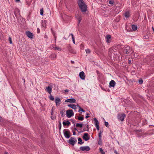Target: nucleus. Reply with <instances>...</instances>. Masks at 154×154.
Returning <instances> with one entry per match:
<instances>
[{
    "label": "nucleus",
    "mask_w": 154,
    "mask_h": 154,
    "mask_svg": "<svg viewBox=\"0 0 154 154\" xmlns=\"http://www.w3.org/2000/svg\"><path fill=\"white\" fill-rule=\"evenodd\" d=\"M79 76L81 79L82 80H85V73L84 72L82 71L79 73Z\"/></svg>",
    "instance_id": "11"
},
{
    "label": "nucleus",
    "mask_w": 154,
    "mask_h": 154,
    "mask_svg": "<svg viewBox=\"0 0 154 154\" xmlns=\"http://www.w3.org/2000/svg\"><path fill=\"white\" fill-rule=\"evenodd\" d=\"M68 106L73 109H76V106L73 104H70L68 105Z\"/></svg>",
    "instance_id": "15"
},
{
    "label": "nucleus",
    "mask_w": 154,
    "mask_h": 154,
    "mask_svg": "<svg viewBox=\"0 0 154 154\" xmlns=\"http://www.w3.org/2000/svg\"><path fill=\"white\" fill-rule=\"evenodd\" d=\"M98 144L99 145H101L102 144V142L101 140V138H99Z\"/></svg>",
    "instance_id": "28"
},
{
    "label": "nucleus",
    "mask_w": 154,
    "mask_h": 154,
    "mask_svg": "<svg viewBox=\"0 0 154 154\" xmlns=\"http://www.w3.org/2000/svg\"><path fill=\"white\" fill-rule=\"evenodd\" d=\"M72 41L73 42V43H75V38H72Z\"/></svg>",
    "instance_id": "57"
},
{
    "label": "nucleus",
    "mask_w": 154,
    "mask_h": 154,
    "mask_svg": "<svg viewBox=\"0 0 154 154\" xmlns=\"http://www.w3.org/2000/svg\"><path fill=\"white\" fill-rule=\"evenodd\" d=\"M61 100L58 97H56L55 100V102L56 103L57 106H59L60 104Z\"/></svg>",
    "instance_id": "10"
},
{
    "label": "nucleus",
    "mask_w": 154,
    "mask_h": 154,
    "mask_svg": "<svg viewBox=\"0 0 154 154\" xmlns=\"http://www.w3.org/2000/svg\"><path fill=\"white\" fill-rule=\"evenodd\" d=\"M98 137H99V138H101V134L99 133L98 134Z\"/></svg>",
    "instance_id": "48"
},
{
    "label": "nucleus",
    "mask_w": 154,
    "mask_h": 154,
    "mask_svg": "<svg viewBox=\"0 0 154 154\" xmlns=\"http://www.w3.org/2000/svg\"><path fill=\"white\" fill-rule=\"evenodd\" d=\"M65 92H67L69 91V90L68 89H66L65 90Z\"/></svg>",
    "instance_id": "52"
},
{
    "label": "nucleus",
    "mask_w": 154,
    "mask_h": 154,
    "mask_svg": "<svg viewBox=\"0 0 154 154\" xmlns=\"http://www.w3.org/2000/svg\"><path fill=\"white\" fill-rule=\"evenodd\" d=\"M99 150L101 153L102 154H105L102 148H100L99 149Z\"/></svg>",
    "instance_id": "38"
},
{
    "label": "nucleus",
    "mask_w": 154,
    "mask_h": 154,
    "mask_svg": "<svg viewBox=\"0 0 154 154\" xmlns=\"http://www.w3.org/2000/svg\"><path fill=\"white\" fill-rule=\"evenodd\" d=\"M77 141L76 138L73 137H71L67 141L68 143L72 146H74Z\"/></svg>",
    "instance_id": "2"
},
{
    "label": "nucleus",
    "mask_w": 154,
    "mask_h": 154,
    "mask_svg": "<svg viewBox=\"0 0 154 154\" xmlns=\"http://www.w3.org/2000/svg\"><path fill=\"white\" fill-rule=\"evenodd\" d=\"M26 35L30 39H32L33 38V34L32 33L29 31H26Z\"/></svg>",
    "instance_id": "9"
},
{
    "label": "nucleus",
    "mask_w": 154,
    "mask_h": 154,
    "mask_svg": "<svg viewBox=\"0 0 154 154\" xmlns=\"http://www.w3.org/2000/svg\"><path fill=\"white\" fill-rule=\"evenodd\" d=\"M49 98L50 100H51L53 101L54 100V97L51 95H50L49 96Z\"/></svg>",
    "instance_id": "30"
},
{
    "label": "nucleus",
    "mask_w": 154,
    "mask_h": 154,
    "mask_svg": "<svg viewBox=\"0 0 154 154\" xmlns=\"http://www.w3.org/2000/svg\"><path fill=\"white\" fill-rule=\"evenodd\" d=\"M89 115V114L88 113H87L86 114L87 116H85V118L86 119H87V118H88L89 117V116H88Z\"/></svg>",
    "instance_id": "46"
},
{
    "label": "nucleus",
    "mask_w": 154,
    "mask_h": 154,
    "mask_svg": "<svg viewBox=\"0 0 154 154\" xmlns=\"http://www.w3.org/2000/svg\"><path fill=\"white\" fill-rule=\"evenodd\" d=\"M111 38V36L110 35H107L106 36V39H109Z\"/></svg>",
    "instance_id": "35"
},
{
    "label": "nucleus",
    "mask_w": 154,
    "mask_h": 154,
    "mask_svg": "<svg viewBox=\"0 0 154 154\" xmlns=\"http://www.w3.org/2000/svg\"><path fill=\"white\" fill-rule=\"evenodd\" d=\"M76 17L78 20V24H79L81 22L82 20V17L81 16H79L78 14H77L76 15Z\"/></svg>",
    "instance_id": "14"
},
{
    "label": "nucleus",
    "mask_w": 154,
    "mask_h": 154,
    "mask_svg": "<svg viewBox=\"0 0 154 154\" xmlns=\"http://www.w3.org/2000/svg\"><path fill=\"white\" fill-rule=\"evenodd\" d=\"M65 109H63L60 110V114L61 115V116L62 117H63L65 115L64 112H65Z\"/></svg>",
    "instance_id": "21"
},
{
    "label": "nucleus",
    "mask_w": 154,
    "mask_h": 154,
    "mask_svg": "<svg viewBox=\"0 0 154 154\" xmlns=\"http://www.w3.org/2000/svg\"><path fill=\"white\" fill-rule=\"evenodd\" d=\"M106 42L107 43H109L110 42V41L109 39H106Z\"/></svg>",
    "instance_id": "49"
},
{
    "label": "nucleus",
    "mask_w": 154,
    "mask_h": 154,
    "mask_svg": "<svg viewBox=\"0 0 154 154\" xmlns=\"http://www.w3.org/2000/svg\"><path fill=\"white\" fill-rule=\"evenodd\" d=\"M70 121H71V122H72V123H74V121L72 119H70Z\"/></svg>",
    "instance_id": "54"
},
{
    "label": "nucleus",
    "mask_w": 154,
    "mask_h": 154,
    "mask_svg": "<svg viewBox=\"0 0 154 154\" xmlns=\"http://www.w3.org/2000/svg\"><path fill=\"white\" fill-rule=\"evenodd\" d=\"M82 138L85 141H87L90 139V136L88 133H85L83 136H82Z\"/></svg>",
    "instance_id": "7"
},
{
    "label": "nucleus",
    "mask_w": 154,
    "mask_h": 154,
    "mask_svg": "<svg viewBox=\"0 0 154 154\" xmlns=\"http://www.w3.org/2000/svg\"><path fill=\"white\" fill-rule=\"evenodd\" d=\"M83 124L82 123H76L75 126L76 127H79L80 128H82V127Z\"/></svg>",
    "instance_id": "24"
},
{
    "label": "nucleus",
    "mask_w": 154,
    "mask_h": 154,
    "mask_svg": "<svg viewBox=\"0 0 154 154\" xmlns=\"http://www.w3.org/2000/svg\"><path fill=\"white\" fill-rule=\"evenodd\" d=\"M94 124H95V125H99V122H98L97 119L96 118H94Z\"/></svg>",
    "instance_id": "25"
},
{
    "label": "nucleus",
    "mask_w": 154,
    "mask_h": 154,
    "mask_svg": "<svg viewBox=\"0 0 154 154\" xmlns=\"http://www.w3.org/2000/svg\"><path fill=\"white\" fill-rule=\"evenodd\" d=\"M132 29L134 31H135L137 29V26L135 25H132L131 26Z\"/></svg>",
    "instance_id": "23"
},
{
    "label": "nucleus",
    "mask_w": 154,
    "mask_h": 154,
    "mask_svg": "<svg viewBox=\"0 0 154 154\" xmlns=\"http://www.w3.org/2000/svg\"><path fill=\"white\" fill-rule=\"evenodd\" d=\"M80 108H81V107H80V108L79 109V110L78 111V112H80L81 111V109H80Z\"/></svg>",
    "instance_id": "61"
},
{
    "label": "nucleus",
    "mask_w": 154,
    "mask_h": 154,
    "mask_svg": "<svg viewBox=\"0 0 154 154\" xmlns=\"http://www.w3.org/2000/svg\"><path fill=\"white\" fill-rule=\"evenodd\" d=\"M44 10L43 8L40 9V14L41 15H42L43 14Z\"/></svg>",
    "instance_id": "34"
},
{
    "label": "nucleus",
    "mask_w": 154,
    "mask_h": 154,
    "mask_svg": "<svg viewBox=\"0 0 154 154\" xmlns=\"http://www.w3.org/2000/svg\"><path fill=\"white\" fill-rule=\"evenodd\" d=\"M114 153L116 154H119V153L116 150H115L114 151Z\"/></svg>",
    "instance_id": "53"
},
{
    "label": "nucleus",
    "mask_w": 154,
    "mask_h": 154,
    "mask_svg": "<svg viewBox=\"0 0 154 154\" xmlns=\"http://www.w3.org/2000/svg\"><path fill=\"white\" fill-rule=\"evenodd\" d=\"M143 38L144 39H147L148 38V36L146 35L143 36Z\"/></svg>",
    "instance_id": "42"
},
{
    "label": "nucleus",
    "mask_w": 154,
    "mask_h": 154,
    "mask_svg": "<svg viewBox=\"0 0 154 154\" xmlns=\"http://www.w3.org/2000/svg\"><path fill=\"white\" fill-rule=\"evenodd\" d=\"M126 116V115L125 114H119L117 116V118L119 120L123 121L124 120V118Z\"/></svg>",
    "instance_id": "6"
},
{
    "label": "nucleus",
    "mask_w": 154,
    "mask_h": 154,
    "mask_svg": "<svg viewBox=\"0 0 154 154\" xmlns=\"http://www.w3.org/2000/svg\"><path fill=\"white\" fill-rule=\"evenodd\" d=\"M75 134H76L75 132V131H73V135H75Z\"/></svg>",
    "instance_id": "58"
},
{
    "label": "nucleus",
    "mask_w": 154,
    "mask_h": 154,
    "mask_svg": "<svg viewBox=\"0 0 154 154\" xmlns=\"http://www.w3.org/2000/svg\"><path fill=\"white\" fill-rule=\"evenodd\" d=\"M57 57L56 54L55 53H53L51 54L50 56V57L51 60H54Z\"/></svg>",
    "instance_id": "18"
},
{
    "label": "nucleus",
    "mask_w": 154,
    "mask_h": 154,
    "mask_svg": "<svg viewBox=\"0 0 154 154\" xmlns=\"http://www.w3.org/2000/svg\"><path fill=\"white\" fill-rule=\"evenodd\" d=\"M70 35H71L72 36V39L74 38L73 36V35L72 33L70 34Z\"/></svg>",
    "instance_id": "51"
},
{
    "label": "nucleus",
    "mask_w": 154,
    "mask_h": 154,
    "mask_svg": "<svg viewBox=\"0 0 154 154\" xmlns=\"http://www.w3.org/2000/svg\"><path fill=\"white\" fill-rule=\"evenodd\" d=\"M68 50L72 54H75V52L74 51V50L72 49L70 47L69 48Z\"/></svg>",
    "instance_id": "26"
},
{
    "label": "nucleus",
    "mask_w": 154,
    "mask_h": 154,
    "mask_svg": "<svg viewBox=\"0 0 154 154\" xmlns=\"http://www.w3.org/2000/svg\"><path fill=\"white\" fill-rule=\"evenodd\" d=\"M76 102V100L74 98H70L65 100V102H70V103H75Z\"/></svg>",
    "instance_id": "13"
},
{
    "label": "nucleus",
    "mask_w": 154,
    "mask_h": 154,
    "mask_svg": "<svg viewBox=\"0 0 154 154\" xmlns=\"http://www.w3.org/2000/svg\"><path fill=\"white\" fill-rule=\"evenodd\" d=\"M59 132H60L61 129V123L60 121H59Z\"/></svg>",
    "instance_id": "36"
},
{
    "label": "nucleus",
    "mask_w": 154,
    "mask_h": 154,
    "mask_svg": "<svg viewBox=\"0 0 154 154\" xmlns=\"http://www.w3.org/2000/svg\"><path fill=\"white\" fill-rule=\"evenodd\" d=\"M114 2V1L113 0H110L109 1V3L110 4L113 5Z\"/></svg>",
    "instance_id": "39"
},
{
    "label": "nucleus",
    "mask_w": 154,
    "mask_h": 154,
    "mask_svg": "<svg viewBox=\"0 0 154 154\" xmlns=\"http://www.w3.org/2000/svg\"><path fill=\"white\" fill-rule=\"evenodd\" d=\"M71 63H72V64H73L74 63V61H72V60H71Z\"/></svg>",
    "instance_id": "63"
},
{
    "label": "nucleus",
    "mask_w": 154,
    "mask_h": 154,
    "mask_svg": "<svg viewBox=\"0 0 154 154\" xmlns=\"http://www.w3.org/2000/svg\"><path fill=\"white\" fill-rule=\"evenodd\" d=\"M131 60L130 59H128V63L129 64H131Z\"/></svg>",
    "instance_id": "45"
},
{
    "label": "nucleus",
    "mask_w": 154,
    "mask_h": 154,
    "mask_svg": "<svg viewBox=\"0 0 154 154\" xmlns=\"http://www.w3.org/2000/svg\"><path fill=\"white\" fill-rule=\"evenodd\" d=\"M54 48V50H57L59 51H61V49L60 48L58 47Z\"/></svg>",
    "instance_id": "31"
},
{
    "label": "nucleus",
    "mask_w": 154,
    "mask_h": 154,
    "mask_svg": "<svg viewBox=\"0 0 154 154\" xmlns=\"http://www.w3.org/2000/svg\"><path fill=\"white\" fill-rule=\"evenodd\" d=\"M78 5L81 11L85 12L87 10V6L83 0H78L77 2Z\"/></svg>",
    "instance_id": "1"
},
{
    "label": "nucleus",
    "mask_w": 154,
    "mask_h": 154,
    "mask_svg": "<svg viewBox=\"0 0 154 154\" xmlns=\"http://www.w3.org/2000/svg\"><path fill=\"white\" fill-rule=\"evenodd\" d=\"M53 108H52V109H51V115H53Z\"/></svg>",
    "instance_id": "56"
},
{
    "label": "nucleus",
    "mask_w": 154,
    "mask_h": 154,
    "mask_svg": "<svg viewBox=\"0 0 154 154\" xmlns=\"http://www.w3.org/2000/svg\"><path fill=\"white\" fill-rule=\"evenodd\" d=\"M95 126L97 130L98 131L99 130V125H95Z\"/></svg>",
    "instance_id": "44"
},
{
    "label": "nucleus",
    "mask_w": 154,
    "mask_h": 154,
    "mask_svg": "<svg viewBox=\"0 0 154 154\" xmlns=\"http://www.w3.org/2000/svg\"><path fill=\"white\" fill-rule=\"evenodd\" d=\"M52 34H53V35L54 36H55V32H54V31H52Z\"/></svg>",
    "instance_id": "55"
},
{
    "label": "nucleus",
    "mask_w": 154,
    "mask_h": 154,
    "mask_svg": "<svg viewBox=\"0 0 154 154\" xmlns=\"http://www.w3.org/2000/svg\"><path fill=\"white\" fill-rule=\"evenodd\" d=\"M116 82L113 80H111L109 82V87H114L116 85Z\"/></svg>",
    "instance_id": "12"
},
{
    "label": "nucleus",
    "mask_w": 154,
    "mask_h": 154,
    "mask_svg": "<svg viewBox=\"0 0 154 154\" xmlns=\"http://www.w3.org/2000/svg\"><path fill=\"white\" fill-rule=\"evenodd\" d=\"M52 88L49 85L48 87L46 88V91H47L49 94H51V93Z\"/></svg>",
    "instance_id": "16"
},
{
    "label": "nucleus",
    "mask_w": 154,
    "mask_h": 154,
    "mask_svg": "<svg viewBox=\"0 0 154 154\" xmlns=\"http://www.w3.org/2000/svg\"><path fill=\"white\" fill-rule=\"evenodd\" d=\"M40 32V29L39 28H37V32L38 33H39V32Z\"/></svg>",
    "instance_id": "47"
},
{
    "label": "nucleus",
    "mask_w": 154,
    "mask_h": 154,
    "mask_svg": "<svg viewBox=\"0 0 154 154\" xmlns=\"http://www.w3.org/2000/svg\"><path fill=\"white\" fill-rule=\"evenodd\" d=\"M78 143L79 144L82 145L84 143L83 142H82V140L81 138H79L78 139Z\"/></svg>",
    "instance_id": "22"
},
{
    "label": "nucleus",
    "mask_w": 154,
    "mask_h": 154,
    "mask_svg": "<svg viewBox=\"0 0 154 154\" xmlns=\"http://www.w3.org/2000/svg\"><path fill=\"white\" fill-rule=\"evenodd\" d=\"M83 131H87V129H86L85 128H84L83 129Z\"/></svg>",
    "instance_id": "59"
},
{
    "label": "nucleus",
    "mask_w": 154,
    "mask_h": 154,
    "mask_svg": "<svg viewBox=\"0 0 154 154\" xmlns=\"http://www.w3.org/2000/svg\"><path fill=\"white\" fill-rule=\"evenodd\" d=\"M85 51L87 54H90L91 52V50L89 49H86Z\"/></svg>",
    "instance_id": "37"
},
{
    "label": "nucleus",
    "mask_w": 154,
    "mask_h": 154,
    "mask_svg": "<svg viewBox=\"0 0 154 154\" xmlns=\"http://www.w3.org/2000/svg\"><path fill=\"white\" fill-rule=\"evenodd\" d=\"M104 125L106 126L107 128H109V123L107 122H104Z\"/></svg>",
    "instance_id": "32"
},
{
    "label": "nucleus",
    "mask_w": 154,
    "mask_h": 154,
    "mask_svg": "<svg viewBox=\"0 0 154 154\" xmlns=\"http://www.w3.org/2000/svg\"><path fill=\"white\" fill-rule=\"evenodd\" d=\"M63 134L66 138H69L70 137V132L68 129H64L63 130Z\"/></svg>",
    "instance_id": "4"
},
{
    "label": "nucleus",
    "mask_w": 154,
    "mask_h": 154,
    "mask_svg": "<svg viewBox=\"0 0 154 154\" xmlns=\"http://www.w3.org/2000/svg\"><path fill=\"white\" fill-rule=\"evenodd\" d=\"M124 15L126 17L128 18L130 17V14L129 11H127L125 12Z\"/></svg>",
    "instance_id": "20"
},
{
    "label": "nucleus",
    "mask_w": 154,
    "mask_h": 154,
    "mask_svg": "<svg viewBox=\"0 0 154 154\" xmlns=\"http://www.w3.org/2000/svg\"><path fill=\"white\" fill-rule=\"evenodd\" d=\"M80 149L82 151H87L90 150V148L89 146H85L80 147Z\"/></svg>",
    "instance_id": "8"
},
{
    "label": "nucleus",
    "mask_w": 154,
    "mask_h": 154,
    "mask_svg": "<svg viewBox=\"0 0 154 154\" xmlns=\"http://www.w3.org/2000/svg\"><path fill=\"white\" fill-rule=\"evenodd\" d=\"M139 1V0H133V2H137Z\"/></svg>",
    "instance_id": "62"
},
{
    "label": "nucleus",
    "mask_w": 154,
    "mask_h": 154,
    "mask_svg": "<svg viewBox=\"0 0 154 154\" xmlns=\"http://www.w3.org/2000/svg\"><path fill=\"white\" fill-rule=\"evenodd\" d=\"M63 124L64 126H69L70 125L71 123L69 120H67L66 121H63Z\"/></svg>",
    "instance_id": "17"
},
{
    "label": "nucleus",
    "mask_w": 154,
    "mask_h": 154,
    "mask_svg": "<svg viewBox=\"0 0 154 154\" xmlns=\"http://www.w3.org/2000/svg\"><path fill=\"white\" fill-rule=\"evenodd\" d=\"M84 131L83 130V131H80L79 132V133H82L83 132H84Z\"/></svg>",
    "instance_id": "64"
},
{
    "label": "nucleus",
    "mask_w": 154,
    "mask_h": 154,
    "mask_svg": "<svg viewBox=\"0 0 154 154\" xmlns=\"http://www.w3.org/2000/svg\"><path fill=\"white\" fill-rule=\"evenodd\" d=\"M103 132V130H100V132H99V133H100V134H101Z\"/></svg>",
    "instance_id": "60"
},
{
    "label": "nucleus",
    "mask_w": 154,
    "mask_h": 154,
    "mask_svg": "<svg viewBox=\"0 0 154 154\" xmlns=\"http://www.w3.org/2000/svg\"><path fill=\"white\" fill-rule=\"evenodd\" d=\"M131 49L129 46H126L124 49V52L126 54L128 55L129 53L131 52Z\"/></svg>",
    "instance_id": "5"
},
{
    "label": "nucleus",
    "mask_w": 154,
    "mask_h": 154,
    "mask_svg": "<svg viewBox=\"0 0 154 154\" xmlns=\"http://www.w3.org/2000/svg\"><path fill=\"white\" fill-rule=\"evenodd\" d=\"M133 2V0L132 1V5L134 7H135L136 6V2Z\"/></svg>",
    "instance_id": "33"
},
{
    "label": "nucleus",
    "mask_w": 154,
    "mask_h": 154,
    "mask_svg": "<svg viewBox=\"0 0 154 154\" xmlns=\"http://www.w3.org/2000/svg\"><path fill=\"white\" fill-rule=\"evenodd\" d=\"M80 109H81V111H82V112H85V110H84L81 107V108H80Z\"/></svg>",
    "instance_id": "50"
},
{
    "label": "nucleus",
    "mask_w": 154,
    "mask_h": 154,
    "mask_svg": "<svg viewBox=\"0 0 154 154\" xmlns=\"http://www.w3.org/2000/svg\"><path fill=\"white\" fill-rule=\"evenodd\" d=\"M138 83L140 85H141L143 83V81L141 78H140L138 80Z\"/></svg>",
    "instance_id": "29"
},
{
    "label": "nucleus",
    "mask_w": 154,
    "mask_h": 154,
    "mask_svg": "<svg viewBox=\"0 0 154 154\" xmlns=\"http://www.w3.org/2000/svg\"><path fill=\"white\" fill-rule=\"evenodd\" d=\"M66 116L68 118H70L73 116L74 112L72 109H69L66 111Z\"/></svg>",
    "instance_id": "3"
},
{
    "label": "nucleus",
    "mask_w": 154,
    "mask_h": 154,
    "mask_svg": "<svg viewBox=\"0 0 154 154\" xmlns=\"http://www.w3.org/2000/svg\"><path fill=\"white\" fill-rule=\"evenodd\" d=\"M134 131L136 133H137L138 132H141L142 131V130L141 129L140 130H134Z\"/></svg>",
    "instance_id": "43"
},
{
    "label": "nucleus",
    "mask_w": 154,
    "mask_h": 154,
    "mask_svg": "<svg viewBox=\"0 0 154 154\" xmlns=\"http://www.w3.org/2000/svg\"><path fill=\"white\" fill-rule=\"evenodd\" d=\"M84 119V117L82 115V116H78V119L79 121H82Z\"/></svg>",
    "instance_id": "27"
},
{
    "label": "nucleus",
    "mask_w": 154,
    "mask_h": 154,
    "mask_svg": "<svg viewBox=\"0 0 154 154\" xmlns=\"http://www.w3.org/2000/svg\"><path fill=\"white\" fill-rule=\"evenodd\" d=\"M47 21L46 20H42V25L44 27H46L47 26L46 23Z\"/></svg>",
    "instance_id": "19"
},
{
    "label": "nucleus",
    "mask_w": 154,
    "mask_h": 154,
    "mask_svg": "<svg viewBox=\"0 0 154 154\" xmlns=\"http://www.w3.org/2000/svg\"><path fill=\"white\" fill-rule=\"evenodd\" d=\"M8 40L9 42V43L11 44H12V42L11 39V38L10 36H9Z\"/></svg>",
    "instance_id": "41"
},
{
    "label": "nucleus",
    "mask_w": 154,
    "mask_h": 154,
    "mask_svg": "<svg viewBox=\"0 0 154 154\" xmlns=\"http://www.w3.org/2000/svg\"><path fill=\"white\" fill-rule=\"evenodd\" d=\"M86 128H87V131H89V125L88 123H87L85 125Z\"/></svg>",
    "instance_id": "40"
}]
</instances>
